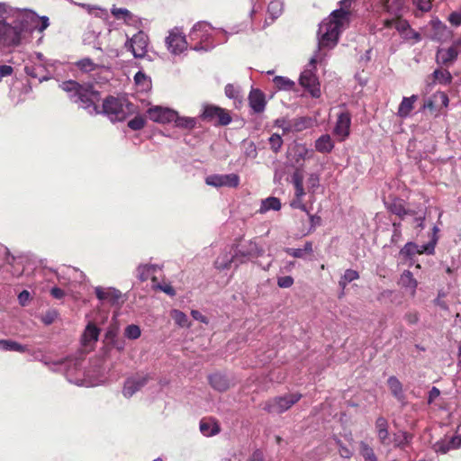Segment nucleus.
Returning a JSON list of instances; mask_svg holds the SVG:
<instances>
[{"label":"nucleus","instance_id":"f257e3e1","mask_svg":"<svg viewBox=\"0 0 461 461\" xmlns=\"http://www.w3.org/2000/svg\"><path fill=\"white\" fill-rule=\"evenodd\" d=\"M59 87L68 94L69 100L86 110L89 114L101 113L96 103L101 99L100 92L89 83L79 84L75 80L64 81ZM134 113V105L126 99L106 97L102 105V113L111 122H122Z\"/></svg>","mask_w":461,"mask_h":461},{"label":"nucleus","instance_id":"f03ea898","mask_svg":"<svg viewBox=\"0 0 461 461\" xmlns=\"http://www.w3.org/2000/svg\"><path fill=\"white\" fill-rule=\"evenodd\" d=\"M353 0H340L339 9L334 10L327 21H323L318 31V50L311 58L309 65L315 66L322 59L321 50L334 48L340 33L349 25L351 13L349 8Z\"/></svg>","mask_w":461,"mask_h":461},{"label":"nucleus","instance_id":"7ed1b4c3","mask_svg":"<svg viewBox=\"0 0 461 461\" xmlns=\"http://www.w3.org/2000/svg\"><path fill=\"white\" fill-rule=\"evenodd\" d=\"M210 23L207 22H198L191 29L188 39L190 49L195 51H209L212 50L217 44L224 43L227 41V32L222 29H218V32L223 34L222 39H216L212 32L214 31Z\"/></svg>","mask_w":461,"mask_h":461},{"label":"nucleus","instance_id":"20e7f679","mask_svg":"<svg viewBox=\"0 0 461 461\" xmlns=\"http://www.w3.org/2000/svg\"><path fill=\"white\" fill-rule=\"evenodd\" d=\"M57 64L59 61L49 59L41 52H32L25 60L23 70L27 76L37 78L41 83L52 77L50 68H55Z\"/></svg>","mask_w":461,"mask_h":461},{"label":"nucleus","instance_id":"39448f33","mask_svg":"<svg viewBox=\"0 0 461 461\" xmlns=\"http://www.w3.org/2000/svg\"><path fill=\"white\" fill-rule=\"evenodd\" d=\"M59 366L69 383L86 387L94 385V383L90 381V371L83 368L82 360L67 359L59 363Z\"/></svg>","mask_w":461,"mask_h":461},{"label":"nucleus","instance_id":"423d86ee","mask_svg":"<svg viewBox=\"0 0 461 461\" xmlns=\"http://www.w3.org/2000/svg\"><path fill=\"white\" fill-rule=\"evenodd\" d=\"M39 23L40 16L32 10L15 9L12 17V23L21 38L23 33L35 31Z\"/></svg>","mask_w":461,"mask_h":461},{"label":"nucleus","instance_id":"0eeeda50","mask_svg":"<svg viewBox=\"0 0 461 461\" xmlns=\"http://www.w3.org/2000/svg\"><path fill=\"white\" fill-rule=\"evenodd\" d=\"M302 398L301 393H288L270 399L265 404L264 409L269 413L280 414L286 411Z\"/></svg>","mask_w":461,"mask_h":461},{"label":"nucleus","instance_id":"6e6552de","mask_svg":"<svg viewBox=\"0 0 461 461\" xmlns=\"http://www.w3.org/2000/svg\"><path fill=\"white\" fill-rule=\"evenodd\" d=\"M200 117L203 121L221 126L229 125L232 120L227 110L213 104H204Z\"/></svg>","mask_w":461,"mask_h":461},{"label":"nucleus","instance_id":"1a4fd4ad","mask_svg":"<svg viewBox=\"0 0 461 461\" xmlns=\"http://www.w3.org/2000/svg\"><path fill=\"white\" fill-rule=\"evenodd\" d=\"M264 252V249L253 240L244 241L235 249L236 258H238L240 264L261 257Z\"/></svg>","mask_w":461,"mask_h":461},{"label":"nucleus","instance_id":"9d476101","mask_svg":"<svg viewBox=\"0 0 461 461\" xmlns=\"http://www.w3.org/2000/svg\"><path fill=\"white\" fill-rule=\"evenodd\" d=\"M168 51L174 55H178L185 50L188 47V41L182 30L178 27L172 29L168 36L165 40Z\"/></svg>","mask_w":461,"mask_h":461},{"label":"nucleus","instance_id":"9b49d317","mask_svg":"<svg viewBox=\"0 0 461 461\" xmlns=\"http://www.w3.org/2000/svg\"><path fill=\"white\" fill-rule=\"evenodd\" d=\"M22 38L14 27L12 22L0 19V46L5 48L16 47L21 44Z\"/></svg>","mask_w":461,"mask_h":461},{"label":"nucleus","instance_id":"f8f14e48","mask_svg":"<svg viewBox=\"0 0 461 461\" xmlns=\"http://www.w3.org/2000/svg\"><path fill=\"white\" fill-rule=\"evenodd\" d=\"M148 45L149 37L142 31H139L125 41V47L131 51L135 58H143L147 52Z\"/></svg>","mask_w":461,"mask_h":461},{"label":"nucleus","instance_id":"ddd939ff","mask_svg":"<svg viewBox=\"0 0 461 461\" xmlns=\"http://www.w3.org/2000/svg\"><path fill=\"white\" fill-rule=\"evenodd\" d=\"M240 182V176L235 173L230 174H212L205 177V183L208 185L220 188L230 187L235 188L239 186Z\"/></svg>","mask_w":461,"mask_h":461},{"label":"nucleus","instance_id":"4468645a","mask_svg":"<svg viewBox=\"0 0 461 461\" xmlns=\"http://www.w3.org/2000/svg\"><path fill=\"white\" fill-rule=\"evenodd\" d=\"M150 376L149 375L135 374L128 377L123 384L122 394L126 398H131L142 387H144L149 381Z\"/></svg>","mask_w":461,"mask_h":461},{"label":"nucleus","instance_id":"2eb2a0df","mask_svg":"<svg viewBox=\"0 0 461 461\" xmlns=\"http://www.w3.org/2000/svg\"><path fill=\"white\" fill-rule=\"evenodd\" d=\"M299 83L303 88L309 91L312 97L320 96L321 89L318 78L312 69H304L300 75Z\"/></svg>","mask_w":461,"mask_h":461},{"label":"nucleus","instance_id":"dca6fc26","mask_svg":"<svg viewBox=\"0 0 461 461\" xmlns=\"http://www.w3.org/2000/svg\"><path fill=\"white\" fill-rule=\"evenodd\" d=\"M431 39L438 42H446L452 38L453 32L438 18L430 21Z\"/></svg>","mask_w":461,"mask_h":461},{"label":"nucleus","instance_id":"f3484780","mask_svg":"<svg viewBox=\"0 0 461 461\" xmlns=\"http://www.w3.org/2000/svg\"><path fill=\"white\" fill-rule=\"evenodd\" d=\"M149 118L158 123L172 122L175 116V111L162 106H152L147 111Z\"/></svg>","mask_w":461,"mask_h":461},{"label":"nucleus","instance_id":"a211bd4d","mask_svg":"<svg viewBox=\"0 0 461 461\" xmlns=\"http://www.w3.org/2000/svg\"><path fill=\"white\" fill-rule=\"evenodd\" d=\"M458 50L455 47L438 48L436 53V62L444 68L451 67L457 59Z\"/></svg>","mask_w":461,"mask_h":461},{"label":"nucleus","instance_id":"6ab92c4d","mask_svg":"<svg viewBox=\"0 0 461 461\" xmlns=\"http://www.w3.org/2000/svg\"><path fill=\"white\" fill-rule=\"evenodd\" d=\"M95 294L100 302L108 303L113 305L118 303L122 297L121 291L113 287L104 288L102 286H96L95 288Z\"/></svg>","mask_w":461,"mask_h":461},{"label":"nucleus","instance_id":"aec40b11","mask_svg":"<svg viewBox=\"0 0 461 461\" xmlns=\"http://www.w3.org/2000/svg\"><path fill=\"white\" fill-rule=\"evenodd\" d=\"M249 103L254 113L264 112L267 104L265 94L259 89L252 88L249 95Z\"/></svg>","mask_w":461,"mask_h":461},{"label":"nucleus","instance_id":"412c9836","mask_svg":"<svg viewBox=\"0 0 461 461\" xmlns=\"http://www.w3.org/2000/svg\"><path fill=\"white\" fill-rule=\"evenodd\" d=\"M351 125V115L348 112H342L339 114L337 122L334 128V133L345 139L349 135V129Z\"/></svg>","mask_w":461,"mask_h":461},{"label":"nucleus","instance_id":"4be33fe9","mask_svg":"<svg viewBox=\"0 0 461 461\" xmlns=\"http://www.w3.org/2000/svg\"><path fill=\"white\" fill-rule=\"evenodd\" d=\"M375 429L379 442L383 446H389L391 444V439L388 432V421L384 417L380 416L376 419Z\"/></svg>","mask_w":461,"mask_h":461},{"label":"nucleus","instance_id":"5701e85b","mask_svg":"<svg viewBox=\"0 0 461 461\" xmlns=\"http://www.w3.org/2000/svg\"><path fill=\"white\" fill-rule=\"evenodd\" d=\"M234 265L235 267H238L239 263L238 258H236V253H222L215 260L214 266L219 270L229 269Z\"/></svg>","mask_w":461,"mask_h":461},{"label":"nucleus","instance_id":"b1692460","mask_svg":"<svg viewBox=\"0 0 461 461\" xmlns=\"http://www.w3.org/2000/svg\"><path fill=\"white\" fill-rule=\"evenodd\" d=\"M200 431L205 437H212L221 431L220 425L214 419L203 418L200 421Z\"/></svg>","mask_w":461,"mask_h":461},{"label":"nucleus","instance_id":"393cba45","mask_svg":"<svg viewBox=\"0 0 461 461\" xmlns=\"http://www.w3.org/2000/svg\"><path fill=\"white\" fill-rule=\"evenodd\" d=\"M447 68H448L444 67L436 68L430 76L432 82L429 83L428 85L430 86L438 83L440 85L447 86L451 84L453 77Z\"/></svg>","mask_w":461,"mask_h":461},{"label":"nucleus","instance_id":"a878e982","mask_svg":"<svg viewBox=\"0 0 461 461\" xmlns=\"http://www.w3.org/2000/svg\"><path fill=\"white\" fill-rule=\"evenodd\" d=\"M387 385L393 397L403 404L405 402V394L403 393L402 384L400 380L396 376L392 375L387 379Z\"/></svg>","mask_w":461,"mask_h":461},{"label":"nucleus","instance_id":"bb28decb","mask_svg":"<svg viewBox=\"0 0 461 461\" xmlns=\"http://www.w3.org/2000/svg\"><path fill=\"white\" fill-rule=\"evenodd\" d=\"M313 150L311 149H308L303 144H298L294 147V159L295 164L299 165L300 167H303V161L306 159H311L313 157Z\"/></svg>","mask_w":461,"mask_h":461},{"label":"nucleus","instance_id":"cd10ccee","mask_svg":"<svg viewBox=\"0 0 461 461\" xmlns=\"http://www.w3.org/2000/svg\"><path fill=\"white\" fill-rule=\"evenodd\" d=\"M388 210L399 216L402 220L404 219L407 215H413L414 210L411 209H406L404 207L403 202L401 199H394L388 206Z\"/></svg>","mask_w":461,"mask_h":461},{"label":"nucleus","instance_id":"c85d7f7f","mask_svg":"<svg viewBox=\"0 0 461 461\" xmlns=\"http://www.w3.org/2000/svg\"><path fill=\"white\" fill-rule=\"evenodd\" d=\"M210 384L219 392H224L230 387V381L225 375L216 373L209 376Z\"/></svg>","mask_w":461,"mask_h":461},{"label":"nucleus","instance_id":"c756f323","mask_svg":"<svg viewBox=\"0 0 461 461\" xmlns=\"http://www.w3.org/2000/svg\"><path fill=\"white\" fill-rule=\"evenodd\" d=\"M315 149L320 153H330L334 149V142L329 134H323L315 140Z\"/></svg>","mask_w":461,"mask_h":461},{"label":"nucleus","instance_id":"7c9ffc66","mask_svg":"<svg viewBox=\"0 0 461 461\" xmlns=\"http://www.w3.org/2000/svg\"><path fill=\"white\" fill-rule=\"evenodd\" d=\"M158 269L159 267L158 265H140L137 267V276L140 281H146L149 278H152L154 280L156 278L154 275L157 273Z\"/></svg>","mask_w":461,"mask_h":461},{"label":"nucleus","instance_id":"2f4dec72","mask_svg":"<svg viewBox=\"0 0 461 461\" xmlns=\"http://www.w3.org/2000/svg\"><path fill=\"white\" fill-rule=\"evenodd\" d=\"M417 99L418 96L415 95H412L410 97H403L399 105L397 115L401 118H406L407 116H409L410 113L413 109V104Z\"/></svg>","mask_w":461,"mask_h":461},{"label":"nucleus","instance_id":"473e14b6","mask_svg":"<svg viewBox=\"0 0 461 461\" xmlns=\"http://www.w3.org/2000/svg\"><path fill=\"white\" fill-rule=\"evenodd\" d=\"M100 329L93 323H88L84 330L82 340L85 345H88L98 340Z\"/></svg>","mask_w":461,"mask_h":461},{"label":"nucleus","instance_id":"72a5a7b5","mask_svg":"<svg viewBox=\"0 0 461 461\" xmlns=\"http://www.w3.org/2000/svg\"><path fill=\"white\" fill-rule=\"evenodd\" d=\"M172 122L178 128L185 130H192L196 125V119L194 117H184L180 116L177 112L175 111V116L172 119Z\"/></svg>","mask_w":461,"mask_h":461},{"label":"nucleus","instance_id":"f704fd0d","mask_svg":"<svg viewBox=\"0 0 461 461\" xmlns=\"http://www.w3.org/2000/svg\"><path fill=\"white\" fill-rule=\"evenodd\" d=\"M281 209V202L280 199L275 196L267 197V199L262 200L260 208L258 209V212L263 214L267 212L279 211Z\"/></svg>","mask_w":461,"mask_h":461},{"label":"nucleus","instance_id":"c9c22d12","mask_svg":"<svg viewBox=\"0 0 461 461\" xmlns=\"http://www.w3.org/2000/svg\"><path fill=\"white\" fill-rule=\"evenodd\" d=\"M399 284L411 291V294L415 293L418 285V282L414 279L412 273L410 270H404L400 276Z\"/></svg>","mask_w":461,"mask_h":461},{"label":"nucleus","instance_id":"e433bc0d","mask_svg":"<svg viewBox=\"0 0 461 461\" xmlns=\"http://www.w3.org/2000/svg\"><path fill=\"white\" fill-rule=\"evenodd\" d=\"M0 349L4 351H15L23 353L28 350V348L27 346L22 345L14 340L0 339Z\"/></svg>","mask_w":461,"mask_h":461},{"label":"nucleus","instance_id":"4c0bfd02","mask_svg":"<svg viewBox=\"0 0 461 461\" xmlns=\"http://www.w3.org/2000/svg\"><path fill=\"white\" fill-rule=\"evenodd\" d=\"M284 9V3L282 0H272L267 6V13L270 18L274 21L278 18Z\"/></svg>","mask_w":461,"mask_h":461},{"label":"nucleus","instance_id":"58836bf2","mask_svg":"<svg viewBox=\"0 0 461 461\" xmlns=\"http://www.w3.org/2000/svg\"><path fill=\"white\" fill-rule=\"evenodd\" d=\"M412 439V435L406 432L402 431L399 434H395L393 437L394 447L400 448H405L408 447Z\"/></svg>","mask_w":461,"mask_h":461},{"label":"nucleus","instance_id":"ea45409f","mask_svg":"<svg viewBox=\"0 0 461 461\" xmlns=\"http://www.w3.org/2000/svg\"><path fill=\"white\" fill-rule=\"evenodd\" d=\"M359 452L364 461H378L373 447L364 441L359 444Z\"/></svg>","mask_w":461,"mask_h":461},{"label":"nucleus","instance_id":"a19ab883","mask_svg":"<svg viewBox=\"0 0 461 461\" xmlns=\"http://www.w3.org/2000/svg\"><path fill=\"white\" fill-rule=\"evenodd\" d=\"M358 278L359 274L357 271L353 269H347L344 275L341 276L340 280L339 281V285L344 290L350 282L357 280Z\"/></svg>","mask_w":461,"mask_h":461},{"label":"nucleus","instance_id":"79ce46f5","mask_svg":"<svg viewBox=\"0 0 461 461\" xmlns=\"http://www.w3.org/2000/svg\"><path fill=\"white\" fill-rule=\"evenodd\" d=\"M224 92L228 98L232 99L235 103H241L242 95L239 86H236L232 84H227Z\"/></svg>","mask_w":461,"mask_h":461},{"label":"nucleus","instance_id":"37998d69","mask_svg":"<svg viewBox=\"0 0 461 461\" xmlns=\"http://www.w3.org/2000/svg\"><path fill=\"white\" fill-rule=\"evenodd\" d=\"M273 82L278 90H291L294 86V81L281 76L275 77Z\"/></svg>","mask_w":461,"mask_h":461},{"label":"nucleus","instance_id":"c03bdc74","mask_svg":"<svg viewBox=\"0 0 461 461\" xmlns=\"http://www.w3.org/2000/svg\"><path fill=\"white\" fill-rule=\"evenodd\" d=\"M416 254H419V246L414 242H407L400 250V255L405 258H411Z\"/></svg>","mask_w":461,"mask_h":461},{"label":"nucleus","instance_id":"a18cd8bd","mask_svg":"<svg viewBox=\"0 0 461 461\" xmlns=\"http://www.w3.org/2000/svg\"><path fill=\"white\" fill-rule=\"evenodd\" d=\"M76 66L82 72H92V71L95 70V68H97V65L89 58H84V59L77 61Z\"/></svg>","mask_w":461,"mask_h":461},{"label":"nucleus","instance_id":"49530a36","mask_svg":"<svg viewBox=\"0 0 461 461\" xmlns=\"http://www.w3.org/2000/svg\"><path fill=\"white\" fill-rule=\"evenodd\" d=\"M171 317L178 326L188 327V317L183 312L179 310H173L171 312Z\"/></svg>","mask_w":461,"mask_h":461},{"label":"nucleus","instance_id":"de8ad7c7","mask_svg":"<svg viewBox=\"0 0 461 461\" xmlns=\"http://www.w3.org/2000/svg\"><path fill=\"white\" fill-rule=\"evenodd\" d=\"M140 335V328L136 324H130L124 330V336L129 339H137Z\"/></svg>","mask_w":461,"mask_h":461},{"label":"nucleus","instance_id":"09e8293b","mask_svg":"<svg viewBox=\"0 0 461 461\" xmlns=\"http://www.w3.org/2000/svg\"><path fill=\"white\" fill-rule=\"evenodd\" d=\"M269 144L274 153H278L283 145V139L280 134L273 133L269 138Z\"/></svg>","mask_w":461,"mask_h":461},{"label":"nucleus","instance_id":"8fccbe9b","mask_svg":"<svg viewBox=\"0 0 461 461\" xmlns=\"http://www.w3.org/2000/svg\"><path fill=\"white\" fill-rule=\"evenodd\" d=\"M412 5L421 13L429 12L432 8V3L430 0H411Z\"/></svg>","mask_w":461,"mask_h":461},{"label":"nucleus","instance_id":"3c124183","mask_svg":"<svg viewBox=\"0 0 461 461\" xmlns=\"http://www.w3.org/2000/svg\"><path fill=\"white\" fill-rule=\"evenodd\" d=\"M146 123L145 118L140 115L135 116L128 122V127L133 131H140L144 128Z\"/></svg>","mask_w":461,"mask_h":461},{"label":"nucleus","instance_id":"603ef678","mask_svg":"<svg viewBox=\"0 0 461 461\" xmlns=\"http://www.w3.org/2000/svg\"><path fill=\"white\" fill-rule=\"evenodd\" d=\"M134 81L136 85L141 86L143 89H147L150 86V80L142 71H139L135 74Z\"/></svg>","mask_w":461,"mask_h":461},{"label":"nucleus","instance_id":"864d4df0","mask_svg":"<svg viewBox=\"0 0 461 461\" xmlns=\"http://www.w3.org/2000/svg\"><path fill=\"white\" fill-rule=\"evenodd\" d=\"M14 11V8L5 3H0V19H3L4 21H7L8 19L12 20Z\"/></svg>","mask_w":461,"mask_h":461},{"label":"nucleus","instance_id":"5fc2aeb1","mask_svg":"<svg viewBox=\"0 0 461 461\" xmlns=\"http://www.w3.org/2000/svg\"><path fill=\"white\" fill-rule=\"evenodd\" d=\"M436 243L437 238H432V240L427 244L419 246V254L432 255L435 251Z\"/></svg>","mask_w":461,"mask_h":461},{"label":"nucleus","instance_id":"6e6d98bb","mask_svg":"<svg viewBox=\"0 0 461 461\" xmlns=\"http://www.w3.org/2000/svg\"><path fill=\"white\" fill-rule=\"evenodd\" d=\"M58 315L59 314L56 310H48L45 313L41 315V320L45 325H50L56 321Z\"/></svg>","mask_w":461,"mask_h":461},{"label":"nucleus","instance_id":"4d7b16f0","mask_svg":"<svg viewBox=\"0 0 461 461\" xmlns=\"http://www.w3.org/2000/svg\"><path fill=\"white\" fill-rule=\"evenodd\" d=\"M311 125V119L307 117H301L294 120V128L297 131H303Z\"/></svg>","mask_w":461,"mask_h":461},{"label":"nucleus","instance_id":"13d9d810","mask_svg":"<svg viewBox=\"0 0 461 461\" xmlns=\"http://www.w3.org/2000/svg\"><path fill=\"white\" fill-rule=\"evenodd\" d=\"M106 346L108 348L116 349L118 352H122L125 349L126 341L123 338L118 337L113 340H111V342H109Z\"/></svg>","mask_w":461,"mask_h":461},{"label":"nucleus","instance_id":"bf43d9fd","mask_svg":"<svg viewBox=\"0 0 461 461\" xmlns=\"http://www.w3.org/2000/svg\"><path fill=\"white\" fill-rule=\"evenodd\" d=\"M245 149L244 154L247 158H256L258 156V150L255 143L253 141H249L244 143Z\"/></svg>","mask_w":461,"mask_h":461},{"label":"nucleus","instance_id":"052dcab7","mask_svg":"<svg viewBox=\"0 0 461 461\" xmlns=\"http://www.w3.org/2000/svg\"><path fill=\"white\" fill-rule=\"evenodd\" d=\"M447 21L454 27H459L461 25V7L449 14Z\"/></svg>","mask_w":461,"mask_h":461},{"label":"nucleus","instance_id":"680f3d73","mask_svg":"<svg viewBox=\"0 0 461 461\" xmlns=\"http://www.w3.org/2000/svg\"><path fill=\"white\" fill-rule=\"evenodd\" d=\"M129 10L126 8H119L113 6L111 9V13L113 15V17L117 20H122L126 17V15H129Z\"/></svg>","mask_w":461,"mask_h":461},{"label":"nucleus","instance_id":"e2e57ef3","mask_svg":"<svg viewBox=\"0 0 461 461\" xmlns=\"http://www.w3.org/2000/svg\"><path fill=\"white\" fill-rule=\"evenodd\" d=\"M434 450L437 453H441V454H445L447 451H449V444H448L447 438L436 442L434 444Z\"/></svg>","mask_w":461,"mask_h":461},{"label":"nucleus","instance_id":"0e129e2a","mask_svg":"<svg viewBox=\"0 0 461 461\" xmlns=\"http://www.w3.org/2000/svg\"><path fill=\"white\" fill-rule=\"evenodd\" d=\"M294 284V278L290 276H280L277 278V285L280 288H289Z\"/></svg>","mask_w":461,"mask_h":461},{"label":"nucleus","instance_id":"69168bd1","mask_svg":"<svg viewBox=\"0 0 461 461\" xmlns=\"http://www.w3.org/2000/svg\"><path fill=\"white\" fill-rule=\"evenodd\" d=\"M414 217V222L416 223V228L420 230L424 229V220H425V212H415L412 215Z\"/></svg>","mask_w":461,"mask_h":461},{"label":"nucleus","instance_id":"338daca9","mask_svg":"<svg viewBox=\"0 0 461 461\" xmlns=\"http://www.w3.org/2000/svg\"><path fill=\"white\" fill-rule=\"evenodd\" d=\"M433 99H435V102H440L441 105L444 107H447L449 103L448 96L444 92H438L433 95Z\"/></svg>","mask_w":461,"mask_h":461},{"label":"nucleus","instance_id":"774afa93","mask_svg":"<svg viewBox=\"0 0 461 461\" xmlns=\"http://www.w3.org/2000/svg\"><path fill=\"white\" fill-rule=\"evenodd\" d=\"M447 440H448V444H449V450L456 449L461 447V436L460 435H454Z\"/></svg>","mask_w":461,"mask_h":461}]
</instances>
